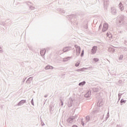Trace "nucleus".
<instances>
[{
	"instance_id": "f257e3e1",
	"label": "nucleus",
	"mask_w": 127,
	"mask_h": 127,
	"mask_svg": "<svg viewBox=\"0 0 127 127\" xmlns=\"http://www.w3.org/2000/svg\"><path fill=\"white\" fill-rule=\"evenodd\" d=\"M108 28H109V25L107 23H104L102 27V31L103 32L107 31V30H108Z\"/></svg>"
},
{
	"instance_id": "f03ea898",
	"label": "nucleus",
	"mask_w": 127,
	"mask_h": 127,
	"mask_svg": "<svg viewBox=\"0 0 127 127\" xmlns=\"http://www.w3.org/2000/svg\"><path fill=\"white\" fill-rule=\"evenodd\" d=\"M75 47L76 49V55H80V53H81V48L77 45L75 46Z\"/></svg>"
},
{
	"instance_id": "7ed1b4c3",
	"label": "nucleus",
	"mask_w": 127,
	"mask_h": 127,
	"mask_svg": "<svg viewBox=\"0 0 127 127\" xmlns=\"http://www.w3.org/2000/svg\"><path fill=\"white\" fill-rule=\"evenodd\" d=\"M97 50H98V48H97V47H93L92 49V53L93 54H95V53L97 52Z\"/></svg>"
},
{
	"instance_id": "20e7f679",
	"label": "nucleus",
	"mask_w": 127,
	"mask_h": 127,
	"mask_svg": "<svg viewBox=\"0 0 127 127\" xmlns=\"http://www.w3.org/2000/svg\"><path fill=\"white\" fill-rule=\"evenodd\" d=\"M69 50H71V47H65L63 49L64 52H67V51H69Z\"/></svg>"
},
{
	"instance_id": "39448f33",
	"label": "nucleus",
	"mask_w": 127,
	"mask_h": 127,
	"mask_svg": "<svg viewBox=\"0 0 127 127\" xmlns=\"http://www.w3.org/2000/svg\"><path fill=\"white\" fill-rule=\"evenodd\" d=\"M49 69H53V67L50 65H47V66L45 67L46 70H48Z\"/></svg>"
},
{
	"instance_id": "423d86ee",
	"label": "nucleus",
	"mask_w": 127,
	"mask_h": 127,
	"mask_svg": "<svg viewBox=\"0 0 127 127\" xmlns=\"http://www.w3.org/2000/svg\"><path fill=\"white\" fill-rule=\"evenodd\" d=\"M45 52H46V51H45V49L42 50L41 51V53H41V55H42V56L44 55L45 54Z\"/></svg>"
},
{
	"instance_id": "0eeeda50",
	"label": "nucleus",
	"mask_w": 127,
	"mask_h": 127,
	"mask_svg": "<svg viewBox=\"0 0 127 127\" xmlns=\"http://www.w3.org/2000/svg\"><path fill=\"white\" fill-rule=\"evenodd\" d=\"M85 83H86V82H85V81L80 83L79 84V86H82V85H85Z\"/></svg>"
},
{
	"instance_id": "6e6552de",
	"label": "nucleus",
	"mask_w": 127,
	"mask_h": 127,
	"mask_svg": "<svg viewBox=\"0 0 127 127\" xmlns=\"http://www.w3.org/2000/svg\"><path fill=\"white\" fill-rule=\"evenodd\" d=\"M94 61H95V62H98V61H99V59L98 58H94L93 59Z\"/></svg>"
},
{
	"instance_id": "1a4fd4ad",
	"label": "nucleus",
	"mask_w": 127,
	"mask_h": 127,
	"mask_svg": "<svg viewBox=\"0 0 127 127\" xmlns=\"http://www.w3.org/2000/svg\"><path fill=\"white\" fill-rule=\"evenodd\" d=\"M79 65H80V63L79 62H77L75 64V66L76 67H78V66H79Z\"/></svg>"
},
{
	"instance_id": "9d476101",
	"label": "nucleus",
	"mask_w": 127,
	"mask_h": 127,
	"mask_svg": "<svg viewBox=\"0 0 127 127\" xmlns=\"http://www.w3.org/2000/svg\"><path fill=\"white\" fill-rule=\"evenodd\" d=\"M24 103H25V100H21L20 102V104H24Z\"/></svg>"
},
{
	"instance_id": "9b49d317",
	"label": "nucleus",
	"mask_w": 127,
	"mask_h": 127,
	"mask_svg": "<svg viewBox=\"0 0 127 127\" xmlns=\"http://www.w3.org/2000/svg\"><path fill=\"white\" fill-rule=\"evenodd\" d=\"M83 68L78 69L77 70V71H78V72H82V71H83Z\"/></svg>"
},
{
	"instance_id": "f8f14e48",
	"label": "nucleus",
	"mask_w": 127,
	"mask_h": 127,
	"mask_svg": "<svg viewBox=\"0 0 127 127\" xmlns=\"http://www.w3.org/2000/svg\"><path fill=\"white\" fill-rule=\"evenodd\" d=\"M87 121H90V116H86V118Z\"/></svg>"
},
{
	"instance_id": "ddd939ff",
	"label": "nucleus",
	"mask_w": 127,
	"mask_h": 127,
	"mask_svg": "<svg viewBox=\"0 0 127 127\" xmlns=\"http://www.w3.org/2000/svg\"><path fill=\"white\" fill-rule=\"evenodd\" d=\"M83 55H84V50L82 51V53L81 54V56H83Z\"/></svg>"
},
{
	"instance_id": "4468645a",
	"label": "nucleus",
	"mask_w": 127,
	"mask_h": 127,
	"mask_svg": "<svg viewBox=\"0 0 127 127\" xmlns=\"http://www.w3.org/2000/svg\"><path fill=\"white\" fill-rule=\"evenodd\" d=\"M121 103H126V102H125V100H121Z\"/></svg>"
},
{
	"instance_id": "2eb2a0df",
	"label": "nucleus",
	"mask_w": 127,
	"mask_h": 127,
	"mask_svg": "<svg viewBox=\"0 0 127 127\" xmlns=\"http://www.w3.org/2000/svg\"><path fill=\"white\" fill-rule=\"evenodd\" d=\"M120 9H121V10H124V7L122 6L121 8H120Z\"/></svg>"
},
{
	"instance_id": "dca6fc26",
	"label": "nucleus",
	"mask_w": 127,
	"mask_h": 127,
	"mask_svg": "<svg viewBox=\"0 0 127 127\" xmlns=\"http://www.w3.org/2000/svg\"><path fill=\"white\" fill-rule=\"evenodd\" d=\"M73 127H77V126L74 125V126H73Z\"/></svg>"
},
{
	"instance_id": "f3484780",
	"label": "nucleus",
	"mask_w": 127,
	"mask_h": 127,
	"mask_svg": "<svg viewBox=\"0 0 127 127\" xmlns=\"http://www.w3.org/2000/svg\"><path fill=\"white\" fill-rule=\"evenodd\" d=\"M62 105H63V102H62Z\"/></svg>"
}]
</instances>
